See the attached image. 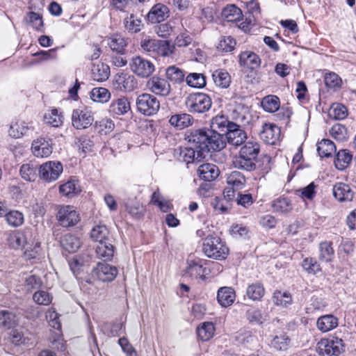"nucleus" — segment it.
Masks as SVG:
<instances>
[{"label": "nucleus", "instance_id": "obj_20", "mask_svg": "<svg viewBox=\"0 0 356 356\" xmlns=\"http://www.w3.org/2000/svg\"><path fill=\"white\" fill-rule=\"evenodd\" d=\"M31 232L30 229H25L23 232H17L9 236L10 245L15 248H22L29 245L31 241Z\"/></svg>", "mask_w": 356, "mask_h": 356}, {"label": "nucleus", "instance_id": "obj_23", "mask_svg": "<svg viewBox=\"0 0 356 356\" xmlns=\"http://www.w3.org/2000/svg\"><path fill=\"white\" fill-rule=\"evenodd\" d=\"M198 173L200 179L211 182L215 180L219 175L218 168L212 163H204L198 168Z\"/></svg>", "mask_w": 356, "mask_h": 356}, {"label": "nucleus", "instance_id": "obj_8", "mask_svg": "<svg viewBox=\"0 0 356 356\" xmlns=\"http://www.w3.org/2000/svg\"><path fill=\"white\" fill-rule=\"evenodd\" d=\"M207 129H200L193 130L187 136L188 145L197 149V158H204L208 140Z\"/></svg>", "mask_w": 356, "mask_h": 356}, {"label": "nucleus", "instance_id": "obj_11", "mask_svg": "<svg viewBox=\"0 0 356 356\" xmlns=\"http://www.w3.org/2000/svg\"><path fill=\"white\" fill-rule=\"evenodd\" d=\"M146 87L149 92L159 96L167 97L171 92V86L168 81L157 75L148 79Z\"/></svg>", "mask_w": 356, "mask_h": 356}, {"label": "nucleus", "instance_id": "obj_7", "mask_svg": "<svg viewBox=\"0 0 356 356\" xmlns=\"http://www.w3.org/2000/svg\"><path fill=\"white\" fill-rule=\"evenodd\" d=\"M56 219L62 227H69L74 226L79 221V216L73 206H58Z\"/></svg>", "mask_w": 356, "mask_h": 356}, {"label": "nucleus", "instance_id": "obj_27", "mask_svg": "<svg viewBox=\"0 0 356 356\" xmlns=\"http://www.w3.org/2000/svg\"><path fill=\"white\" fill-rule=\"evenodd\" d=\"M235 292L231 287H221L217 293V300L222 307L231 305L235 300Z\"/></svg>", "mask_w": 356, "mask_h": 356}, {"label": "nucleus", "instance_id": "obj_34", "mask_svg": "<svg viewBox=\"0 0 356 356\" xmlns=\"http://www.w3.org/2000/svg\"><path fill=\"white\" fill-rule=\"evenodd\" d=\"M212 78L215 85L220 88H227L231 83V76L225 70H215Z\"/></svg>", "mask_w": 356, "mask_h": 356}, {"label": "nucleus", "instance_id": "obj_25", "mask_svg": "<svg viewBox=\"0 0 356 356\" xmlns=\"http://www.w3.org/2000/svg\"><path fill=\"white\" fill-rule=\"evenodd\" d=\"M60 245L64 250L70 253L76 252L81 246L80 238L72 234H66L60 238Z\"/></svg>", "mask_w": 356, "mask_h": 356}, {"label": "nucleus", "instance_id": "obj_64", "mask_svg": "<svg viewBox=\"0 0 356 356\" xmlns=\"http://www.w3.org/2000/svg\"><path fill=\"white\" fill-rule=\"evenodd\" d=\"M245 316L248 321L251 323L260 325L265 321L261 312L255 308L248 309Z\"/></svg>", "mask_w": 356, "mask_h": 356}, {"label": "nucleus", "instance_id": "obj_56", "mask_svg": "<svg viewBox=\"0 0 356 356\" xmlns=\"http://www.w3.org/2000/svg\"><path fill=\"white\" fill-rule=\"evenodd\" d=\"M232 118L242 125L248 124L250 122V113L248 108L241 106L236 108L232 112Z\"/></svg>", "mask_w": 356, "mask_h": 356}, {"label": "nucleus", "instance_id": "obj_46", "mask_svg": "<svg viewBox=\"0 0 356 356\" xmlns=\"http://www.w3.org/2000/svg\"><path fill=\"white\" fill-rule=\"evenodd\" d=\"M5 220L13 227H18L24 222V216L22 212L17 210H9Z\"/></svg>", "mask_w": 356, "mask_h": 356}, {"label": "nucleus", "instance_id": "obj_63", "mask_svg": "<svg viewBox=\"0 0 356 356\" xmlns=\"http://www.w3.org/2000/svg\"><path fill=\"white\" fill-rule=\"evenodd\" d=\"M26 23L34 29L40 31L43 26L42 17L35 12H29L25 18Z\"/></svg>", "mask_w": 356, "mask_h": 356}, {"label": "nucleus", "instance_id": "obj_45", "mask_svg": "<svg viewBox=\"0 0 356 356\" xmlns=\"http://www.w3.org/2000/svg\"><path fill=\"white\" fill-rule=\"evenodd\" d=\"M259 152V144L256 141L249 140L241 148L239 154L245 156L257 159Z\"/></svg>", "mask_w": 356, "mask_h": 356}, {"label": "nucleus", "instance_id": "obj_58", "mask_svg": "<svg viewBox=\"0 0 356 356\" xmlns=\"http://www.w3.org/2000/svg\"><path fill=\"white\" fill-rule=\"evenodd\" d=\"M328 114L335 120H343L348 115V109L341 104L334 103L330 106Z\"/></svg>", "mask_w": 356, "mask_h": 356}, {"label": "nucleus", "instance_id": "obj_33", "mask_svg": "<svg viewBox=\"0 0 356 356\" xmlns=\"http://www.w3.org/2000/svg\"><path fill=\"white\" fill-rule=\"evenodd\" d=\"M38 170L37 165L33 163H24L20 167L19 174L25 181H34L38 175Z\"/></svg>", "mask_w": 356, "mask_h": 356}, {"label": "nucleus", "instance_id": "obj_32", "mask_svg": "<svg viewBox=\"0 0 356 356\" xmlns=\"http://www.w3.org/2000/svg\"><path fill=\"white\" fill-rule=\"evenodd\" d=\"M81 191L79 181L74 179L68 180L59 187L60 193L66 197H73L79 194Z\"/></svg>", "mask_w": 356, "mask_h": 356}, {"label": "nucleus", "instance_id": "obj_12", "mask_svg": "<svg viewBox=\"0 0 356 356\" xmlns=\"http://www.w3.org/2000/svg\"><path fill=\"white\" fill-rule=\"evenodd\" d=\"M113 88L121 92H131L138 87L135 76L128 73L117 74L113 81Z\"/></svg>", "mask_w": 356, "mask_h": 356}, {"label": "nucleus", "instance_id": "obj_38", "mask_svg": "<svg viewBox=\"0 0 356 356\" xmlns=\"http://www.w3.org/2000/svg\"><path fill=\"white\" fill-rule=\"evenodd\" d=\"M246 183L245 176L238 171H233L227 177V184L236 190L242 189Z\"/></svg>", "mask_w": 356, "mask_h": 356}, {"label": "nucleus", "instance_id": "obj_18", "mask_svg": "<svg viewBox=\"0 0 356 356\" xmlns=\"http://www.w3.org/2000/svg\"><path fill=\"white\" fill-rule=\"evenodd\" d=\"M208 140H207V149L205 152L211 150L219 151L225 146L224 134H220L218 131L207 129Z\"/></svg>", "mask_w": 356, "mask_h": 356}, {"label": "nucleus", "instance_id": "obj_53", "mask_svg": "<svg viewBox=\"0 0 356 356\" xmlns=\"http://www.w3.org/2000/svg\"><path fill=\"white\" fill-rule=\"evenodd\" d=\"M175 24L174 21L159 24L154 27V31L158 36L168 38L175 32Z\"/></svg>", "mask_w": 356, "mask_h": 356}, {"label": "nucleus", "instance_id": "obj_22", "mask_svg": "<svg viewBox=\"0 0 356 356\" xmlns=\"http://www.w3.org/2000/svg\"><path fill=\"white\" fill-rule=\"evenodd\" d=\"M239 63L241 66L254 70L260 66L261 60L253 51H245L239 55Z\"/></svg>", "mask_w": 356, "mask_h": 356}, {"label": "nucleus", "instance_id": "obj_57", "mask_svg": "<svg viewBox=\"0 0 356 356\" xmlns=\"http://www.w3.org/2000/svg\"><path fill=\"white\" fill-rule=\"evenodd\" d=\"M265 290L261 283L250 284L247 288L246 294L252 300H259L264 295Z\"/></svg>", "mask_w": 356, "mask_h": 356}, {"label": "nucleus", "instance_id": "obj_52", "mask_svg": "<svg viewBox=\"0 0 356 356\" xmlns=\"http://www.w3.org/2000/svg\"><path fill=\"white\" fill-rule=\"evenodd\" d=\"M261 106L264 111L274 113L280 108V99L275 95L266 96L261 101Z\"/></svg>", "mask_w": 356, "mask_h": 356}, {"label": "nucleus", "instance_id": "obj_15", "mask_svg": "<svg viewBox=\"0 0 356 356\" xmlns=\"http://www.w3.org/2000/svg\"><path fill=\"white\" fill-rule=\"evenodd\" d=\"M281 131L279 127L265 123L260 132V138L267 144L275 145L280 139Z\"/></svg>", "mask_w": 356, "mask_h": 356}, {"label": "nucleus", "instance_id": "obj_3", "mask_svg": "<svg viewBox=\"0 0 356 356\" xmlns=\"http://www.w3.org/2000/svg\"><path fill=\"white\" fill-rule=\"evenodd\" d=\"M136 104L138 111L147 116L156 114L160 108V102L157 98L149 93L140 95Z\"/></svg>", "mask_w": 356, "mask_h": 356}, {"label": "nucleus", "instance_id": "obj_19", "mask_svg": "<svg viewBox=\"0 0 356 356\" xmlns=\"http://www.w3.org/2000/svg\"><path fill=\"white\" fill-rule=\"evenodd\" d=\"M169 16L168 8L162 3L155 4L147 15V20L152 24L161 23Z\"/></svg>", "mask_w": 356, "mask_h": 356}, {"label": "nucleus", "instance_id": "obj_60", "mask_svg": "<svg viewBox=\"0 0 356 356\" xmlns=\"http://www.w3.org/2000/svg\"><path fill=\"white\" fill-rule=\"evenodd\" d=\"M186 83L193 88H202L206 86L205 76L200 73H191L186 78Z\"/></svg>", "mask_w": 356, "mask_h": 356}, {"label": "nucleus", "instance_id": "obj_36", "mask_svg": "<svg viewBox=\"0 0 356 356\" xmlns=\"http://www.w3.org/2000/svg\"><path fill=\"white\" fill-rule=\"evenodd\" d=\"M257 159L245 156L241 154L234 161V167L247 171H252L256 168Z\"/></svg>", "mask_w": 356, "mask_h": 356}, {"label": "nucleus", "instance_id": "obj_21", "mask_svg": "<svg viewBox=\"0 0 356 356\" xmlns=\"http://www.w3.org/2000/svg\"><path fill=\"white\" fill-rule=\"evenodd\" d=\"M333 195L339 202H350L354 197L351 187L345 183L339 182L333 186Z\"/></svg>", "mask_w": 356, "mask_h": 356}, {"label": "nucleus", "instance_id": "obj_44", "mask_svg": "<svg viewBox=\"0 0 356 356\" xmlns=\"http://www.w3.org/2000/svg\"><path fill=\"white\" fill-rule=\"evenodd\" d=\"M124 25L126 30L130 33H138L143 26L140 18L134 14H131L124 19Z\"/></svg>", "mask_w": 356, "mask_h": 356}, {"label": "nucleus", "instance_id": "obj_6", "mask_svg": "<svg viewBox=\"0 0 356 356\" xmlns=\"http://www.w3.org/2000/svg\"><path fill=\"white\" fill-rule=\"evenodd\" d=\"M129 66L131 72L140 78H149L155 71L152 62L140 56L133 57Z\"/></svg>", "mask_w": 356, "mask_h": 356}, {"label": "nucleus", "instance_id": "obj_50", "mask_svg": "<svg viewBox=\"0 0 356 356\" xmlns=\"http://www.w3.org/2000/svg\"><path fill=\"white\" fill-rule=\"evenodd\" d=\"M17 322V318L12 312L2 310L0 312V326L10 329L14 327Z\"/></svg>", "mask_w": 356, "mask_h": 356}, {"label": "nucleus", "instance_id": "obj_16", "mask_svg": "<svg viewBox=\"0 0 356 356\" xmlns=\"http://www.w3.org/2000/svg\"><path fill=\"white\" fill-rule=\"evenodd\" d=\"M175 157L186 164L195 161H200L203 158H197V149L189 145L188 147H181L175 151Z\"/></svg>", "mask_w": 356, "mask_h": 356}, {"label": "nucleus", "instance_id": "obj_13", "mask_svg": "<svg viewBox=\"0 0 356 356\" xmlns=\"http://www.w3.org/2000/svg\"><path fill=\"white\" fill-rule=\"evenodd\" d=\"M118 273V268L108 264L98 263L92 270V277L103 282H110L114 280Z\"/></svg>", "mask_w": 356, "mask_h": 356}, {"label": "nucleus", "instance_id": "obj_51", "mask_svg": "<svg viewBox=\"0 0 356 356\" xmlns=\"http://www.w3.org/2000/svg\"><path fill=\"white\" fill-rule=\"evenodd\" d=\"M273 300L275 305L286 307L292 304L293 300L290 293L276 291L273 293Z\"/></svg>", "mask_w": 356, "mask_h": 356}, {"label": "nucleus", "instance_id": "obj_30", "mask_svg": "<svg viewBox=\"0 0 356 356\" xmlns=\"http://www.w3.org/2000/svg\"><path fill=\"white\" fill-rule=\"evenodd\" d=\"M316 325L318 330L326 332L338 325V318L332 314L322 316L318 318Z\"/></svg>", "mask_w": 356, "mask_h": 356}, {"label": "nucleus", "instance_id": "obj_40", "mask_svg": "<svg viewBox=\"0 0 356 356\" xmlns=\"http://www.w3.org/2000/svg\"><path fill=\"white\" fill-rule=\"evenodd\" d=\"M353 159V155L347 149H341L336 155L334 160L335 167L340 170L346 169L350 163Z\"/></svg>", "mask_w": 356, "mask_h": 356}, {"label": "nucleus", "instance_id": "obj_29", "mask_svg": "<svg viewBox=\"0 0 356 356\" xmlns=\"http://www.w3.org/2000/svg\"><path fill=\"white\" fill-rule=\"evenodd\" d=\"M92 77L95 81H104L108 79L110 76V67L104 63L94 64L92 70Z\"/></svg>", "mask_w": 356, "mask_h": 356}, {"label": "nucleus", "instance_id": "obj_47", "mask_svg": "<svg viewBox=\"0 0 356 356\" xmlns=\"http://www.w3.org/2000/svg\"><path fill=\"white\" fill-rule=\"evenodd\" d=\"M334 250L332 243L327 241L321 242L319 244V259L322 261L330 262L334 256Z\"/></svg>", "mask_w": 356, "mask_h": 356}, {"label": "nucleus", "instance_id": "obj_39", "mask_svg": "<svg viewBox=\"0 0 356 356\" xmlns=\"http://www.w3.org/2000/svg\"><path fill=\"white\" fill-rule=\"evenodd\" d=\"M97 257L104 261H111L114 255V246L108 243H100L96 248Z\"/></svg>", "mask_w": 356, "mask_h": 356}, {"label": "nucleus", "instance_id": "obj_5", "mask_svg": "<svg viewBox=\"0 0 356 356\" xmlns=\"http://www.w3.org/2000/svg\"><path fill=\"white\" fill-rule=\"evenodd\" d=\"M63 171V165L60 161H49L40 166L38 176L45 182L50 183L57 180Z\"/></svg>", "mask_w": 356, "mask_h": 356}, {"label": "nucleus", "instance_id": "obj_62", "mask_svg": "<svg viewBox=\"0 0 356 356\" xmlns=\"http://www.w3.org/2000/svg\"><path fill=\"white\" fill-rule=\"evenodd\" d=\"M303 269L309 274H316L321 270L316 260L312 257L305 258L302 263Z\"/></svg>", "mask_w": 356, "mask_h": 356}, {"label": "nucleus", "instance_id": "obj_48", "mask_svg": "<svg viewBox=\"0 0 356 356\" xmlns=\"http://www.w3.org/2000/svg\"><path fill=\"white\" fill-rule=\"evenodd\" d=\"M28 129L29 127L25 122L16 121L10 124L8 133L10 136L18 138L26 134Z\"/></svg>", "mask_w": 356, "mask_h": 356}, {"label": "nucleus", "instance_id": "obj_54", "mask_svg": "<svg viewBox=\"0 0 356 356\" xmlns=\"http://www.w3.org/2000/svg\"><path fill=\"white\" fill-rule=\"evenodd\" d=\"M44 120L45 123L58 127L63 124V117L57 109L54 108L45 113Z\"/></svg>", "mask_w": 356, "mask_h": 356}, {"label": "nucleus", "instance_id": "obj_55", "mask_svg": "<svg viewBox=\"0 0 356 356\" xmlns=\"http://www.w3.org/2000/svg\"><path fill=\"white\" fill-rule=\"evenodd\" d=\"M272 207L277 212L288 213L293 209L291 202L284 197L277 198L273 202Z\"/></svg>", "mask_w": 356, "mask_h": 356}, {"label": "nucleus", "instance_id": "obj_35", "mask_svg": "<svg viewBox=\"0 0 356 356\" xmlns=\"http://www.w3.org/2000/svg\"><path fill=\"white\" fill-rule=\"evenodd\" d=\"M109 232L104 225H97L90 231V238L92 241L100 243L108 242Z\"/></svg>", "mask_w": 356, "mask_h": 356}, {"label": "nucleus", "instance_id": "obj_41", "mask_svg": "<svg viewBox=\"0 0 356 356\" xmlns=\"http://www.w3.org/2000/svg\"><path fill=\"white\" fill-rule=\"evenodd\" d=\"M167 81L173 83H181L185 78L184 72L175 65H171L165 70Z\"/></svg>", "mask_w": 356, "mask_h": 356}, {"label": "nucleus", "instance_id": "obj_28", "mask_svg": "<svg viewBox=\"0 0 356 356\" xmlns=\"http://www.w3.org/2000/svg\"><path fill=\"white\" fill-rule=\"evenodd\" d=\"M222 17L227 22H234L243 19L241 10L234 4H229L222 10Z\"/></svg>", "mask_w": 356, "mask_h": 356}, {"label": "nucleus", "instance_id": "obj_37", "mask_svg": "<svg viewBox=\"0 0 356 356\" xmlns=\"http://www.w3.org/2000/svg\"><path fill=\"white\" fill-rule=\"evenodd\" d=\"M231 124L234 122H229L227 118L223 115H216L213 117L211 120V129L216 131H222L225 134L229 129Z\"/></svg>", "mask_w": 356, "mask_h": 356}, {"label": "nucleus", "instance_id": "obj_31", "mask_svg": "<svg viewBox=\"0 0 356 356\" xmlns=\"http://www.w3.org/2000/svg\"><path fill=\"white\" fill-rule=\"evenodd\" d=\"M193 118L188 113H180L170 117L169 122L179 129H182L193 124Z\"/></svg>", "mask_w": 356, "mask_h": 356}, {"label": "nucleus", "instance_id": "obj_43", "mask_svg": "<svg viewBox=\"0 0 356 356\" xmlns=\"http://www.w3.org/2000/svg\"><path fill=\"white\" fill-rule=\"evenodd\" d=\"M215 327L211 322H204L197 329L198 337L203 341H207L213 337Z\"/></svg>", "mask_w": 356, "mask_h": 356}, {"label": "nucleus", "instance_id": "obj_59", "mask_svg": "<svg viewBox=\"0 0 356 356\" xmlns=\"http://www.w3.org/2000/svg\"><path fill=\"white\" fill-rule=\"evenodd\" d=\"M291 340L289 337L284 333L275 335L271 341V346L278 350H286L290 345Z\"/></svg>", "mask_w": 356, "mask_h": 356}, {"label": "nucleus", "instance_id": "obj_2", "mask_svg": "<svg viewBox=\"0 0 356 356\" xmlns=\"http://www.w3.org/2000/svg\"><path fill=\"white\" fill-rule=\"evenodd\" d=\"M185 105L191 113H204L208 111L212 105L210 97L203 92L190 94L185 100Z\"/></svg>", "mask_w": 356, "mask_h": 356}, {"label": "nucleus", "instance_id": "obj_26", "mask_svg": "<svg viewBox=\"0 0 356 356\" xmlns=\"http://www.w3.org/2000/svg\"><path fill=\"white\" fill-rule=\"evenodd\" d=\"M131 109L130 104L127 97H122L112 101L109 107V112L114 115H122Z\"/></svg>", "mask_w": 356, "mask_h": 356}, {"label": "nucleus", "instance_id": "obj_49", "mask_svg": "<svg viewBox=\"0 0 356 356\" xmlns=\"http://www.w3.org/2000/svg\"><path fill=\"white\" fill-rule=\"evenodd\" d=\"M90 98L99 103H106L111 98V92L105 88H94L90 93Z\"/></svg>", "mask_w": 356, "mask_h": 356}, {"label": "nucleus", "instance_id": "obj_24", "mask_svg": "<svg viewBox=\"0 0 356 356\" xmlns=\"http://www.w3.org/2000/svg\"><path fill=\"white\" fill-rule=\"evenodd\" d=\"M107 45L114 52L123 54L127 46V40L120 34L114 33L106 39Z\"/></svg>", "mask_w": 356, "mask_h": 356}, {"label": "nucleus", "instance_id": "obj_10", "mask_svg": "<svg viewBox=\"0 0 356 356\" xmlns=\"http://www.w3.org/2000/svg\"><path fill=\"white\" fill-rule=\"evenodd\" d=\"M94 121L92 113L87 108H77L72 114V124L76 129H84L92 125Z\"/></svg>", "mask_w": 356, "mask_h": 356}, {"label": "nucleus", "instance_id": "obj_17", "mask_svg": "<svg viewBox=\"0 0 356 356\" xmlns=\"http://www.w3.org/2000/svg\"><path fill=\"white\" fill-rule=\"evenodd\" d=\"M225 134L228 143L236 147L242 145L247 138L245 131L236 123L231 124L229 129Z\"/></svg>", "mask_w": 356, "mask_h": 356}, {"label": "nucleus", "instance_id": "obj_42", "mask_svg": "<svg viewBox=\"0 0 356 356\" xmlns=\"http://www.w3.org/2000/svg\"><path fill=\"white\" fill-rule=\"evenodd\" d=\"M317 152L321 157H330L336 152V146L330 140L323 139L317 145Z\"/></svg>", "mask_w": 356, "mask_h": 356}, {"label": "nucleus", "instance_id": "obj_4", "mask_svg": "<svg viewBox=\"0 0 356 356\" xmlns=\"http://www.w3.org/2000/svg\"><path fill=\"white\" fill-rule=\"evenodd\" d=\"M343 341L338 337L322 339L317 344V351L321 356H338L343 350Z\"/></svg>", "mask_w": 356, "mask_h": 356}, {"label": "nucleus", "instance_id": "obj_1", "mask_svg": "<svg viewBox=\"0 0 356 356\" xmlns=\"http://www.w3.org/2000/svg\"><path fill=\"white\" fill-rule=\"evenodd\" d=\"M202 250L208 257L218 260L225 259L229 253V248L221 238L213 236L205 238Z\"/></svg>", "mask_w": 356, "mask_h": 356}, {"label": "nucleus", "instance_id": "obj_14", "mask_svg": "<svg viewBox=\"0 0 356 356\" xmlns=\"http://www.w3.org/2000/svg\"><path fill=\"white\" fill-rule=\"evenodd\" d=\"M53 147L51 140L38 138L31 144L33 154L38 158H47L52 153Z\"/></svg>", "mask_w": 356, "mask_h": 356}, {"label": "nucleus", "instance_id": "obj_61", "mask_svg": "<svg viewBox=\"0 0 356 356\" xmlns=\"http://www.w3.org/2000/svg\"><path fill=\"white\" fill-rule=\"evenodd\" d=\"M126 210L135 218H140L144 214L143 206L138 202L128 200L124 204Z\"/></svg>", "mask_w": 356, "mask_h": 356}, {"label": "nucleus", "instance_id": "obj_9", "mask_svg": "<svg viewBox=\"0 0 356 356\" xmlns=\"http://www.w3.org/2000/svg\"><path fill=\"white\" fill-rule=\"evenodd\" d=\"M188 266L185 270L184 275L193 278H200L204 280L206 275H208L209 270L205 266L207 261L200 258L194 259H188L187 261Z\"/></svg>", "mask_w": 356, "mask_h": 356}]
</instances>
